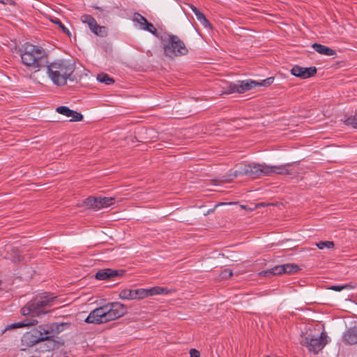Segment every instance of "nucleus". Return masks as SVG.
Here are the masks:
<instances>
[{"label":"nucleus","instance_id":"dca6fc26","mask_svg":"<svg viewBox=\"0 0 357 357\" xmlns=\"http://www.w3.org/2000/svg\"><path fill=\"white\" fill-rule=\"evenodd\" d=\"M312 48L319 54L326 56H335L336 52L333 49L319 43H314Z\"/></svg>","mask_w":357,"mask_h":357},{"label":"nucleus","instance_id":"473e14b6","mask_svg":"<svg viewBox=\"0 0 357 357\" xmlns=\"http://www.w3.org/2000/svg\"><path fill=\"white\" fill-rule=\"evenodd\" d=\"M93 17L90 15H83L81 17V20L83 23L88 24L93 20Z\"/></svg>","mask_w":357,"mask_h":357},{"label":"nucleus","instance_id":"2eb2a0df","mask_svg":"<svg viewBox=\"0 0 357 357\" xmlns=\"http://www.w3.org/2000/svg\"><path fill=\"white\" fill-rule=\"evenodd\" d=\"M190 7L195 15L197 20L200 22L202 25H203L205 28H211V25L209 21L197 8L193 5H190Z\"/></svg>","mask_w":357,"mask_h":357},{"label":"nucleus","instance_id":"6e6552de","mask_svg":"<svg viewBox=\"0 0 357 357\" xmlns=\"http://www.w3.org/2000/svg\"><path fill=\"white\" fill-rule=\"evenodd\" d=\"M50 328L47 325H40L25 333L22 337V344L27 347H33L37 343L48 340Z\"/></svg>","mask_w":357,"mask_h":357},{"label":"nucleus","instance_id":"4be33fe9","mask_svg":"<svg viewBox=\"0 0 357 357\" xmlns=\"http://www.w3.org/2000/svg\"><path fill=\"white\" fill-rule=\"evenodd\" d=\"M91 31L94 34H96L100 37H105L107 35V27H105L104 26H100L98 24H96L95 28L91 30Z\"/></svg>","mask_w":357,"mask_h":357},{"label":"nucleus","instance_id":"20e7f679","mask_svg":"<svg viewBox=\"0 0 357 357\" xmlns=\"http://www.w3.org/2000/svg\"><path fill=\"white\" fill-rule=\"evenodd\" d=\"M21 60L24 65L37 72L46 66L47 56L45 50L37 45L26 43L21 52Z\"/></svg>","mask_w":357,"mask_h":357},{"label":"nucleus","instance_id":"b1692460","mask_svg":"<svg viewBox=\"0 0 357 357\" xmlns=\"http://www.w3.org/2000/svg\"><path fill=\"white\" fill-rule=\"evenodd\" d=\"M142 29L144 30V31H147L151 33L155 36L160 38V36H158V30L155 29V27L154 26V25L152 23L149 22L148 21L144 24V26H142Z\"/></svg>","mask_w":357,"mask_h":357},{"label":"nucleus","instance_id":"9b49d317","mask_svg":"<svg viewBox=\"0 0 357 357\" xmlns=\"http://www.w3.org/2000/svg\"><path fill=\"white\" fill-rule=\"evenodd\" d=\"M291 73L297 77L307 79L317 73V68L315 67L303 68L296 65L291 69Z\"/></svg>","mask_w":357,"mask_h":357},{"label":"nucleus","instance_id":"4468645a","mask_svg":"<svg viewBox=\"0 0 357 357\" xmlns=\"http://www.w3.org/2000/svg\"><path fill=\"white\" fill-rule=\"evenodd\" d=\"M343 340L348 344H357V326L350 328L344 332Z\"/></svg>","mask_w":357,"mask_h":357},{"label":"nucleus","instance_id":"58836bf2","mask_svg":"<svg viewBox=\"0 0 357 357\" xmlns=\"http://www.w3.org/2000/svg\"><path fill=\"white\" fill-rule=\"evenodd\" d=\"M241 208H245V206H244V205H241Z\"/></svg>","mask_w":357,"mask_h":357},{"label":"nucleus","instance_id":"5701e85b","mask_svg":"<svg viewBox=\"0 0 357 357\" xmlns=\"http://www.w3.org/2000/svg\"><path fill=\"white\" fill-rule=\"evenodd\" d=\"M132 21L135 23H137L139 26V28L142 29V26H144L147 20L141 14L135 13L133 15Z\"/></svg>","mask_w":357,"mask_h":357},{"label":"nucleus","instance_id":"6ab92c4d","mask_svg":"<svg viewBox=\"0 0 357 357\" xmlns=\"http://www.w3.org/2000/svg\"><path fill=\"white\" fill-rule=\"evenodd\" d=\"M147 291L149 294V296H153V295L163 294H167L169 292V291L166 288L161 287H151L150 289H147Z\"/></svg>","mask_w":357,"mask_h":357},{"label":"nucleus","instance_id":"7ed1b4c3","mask_svg":"<svg viewBox=\"0 0 357 357\" xmlns=\"http://www.w3.org/2000/svg\"><path fill=\"white\" fill-rule=\"evenodd\" d=\"M46 73L48 77L56 86H64L75 70V66L70 61L57 59L47 63Z\"/></svg>","mask_w":357,"mask_h":357},{"label":"nucleus","instance_id":"c756f323","mask_svg":"<svg viewBox=\"0 0 357 357\" xmlns=\"http://www.w3.org/2000/svg\"><path fill=\"white\" fill-rule=\"evenodd\" d=\"M52 22L57 24L62 29L63 33L68 34V36L70 35L69 30L62 24L59 19L55 18L54 20H52Z\"/></svg>","mask_w":357,"mask_h":357},{"label":"nucleus","instance_id":"c9c22d12","mask_svg":"<svg viewBox=\"0 0 357 357\" xmlns=\"http://www.w3.org/2000/svg\"><path fill=\"white\" fill-rule=\"evenodd\" d=\"M96 20L93 18V20L88 24L89 27L90 28L91 31L95 28V26L97 24Z\"/></svg>","mask_w":357,"mask_h":357},{"label":"nucleus","instance_id":"0eeeda50","mask_svg":"<svg viewBox=\"0 0 357 357\" xmlns=\"http://www.w3.org/2000/svg\"><path fill=\"white\" fill-rule=\"evenodd\" d=\"M273 77H268L261 82H257L252 79L238 81L235 83H229L225 93H243L256 86H268L273 84Z\"/></svg>","mask_w":357,"mask_h":357},{"label":"nucleus","instance_id":"4c0bfd02","mask_svg":"<svg viewBox=\"0 0 357 357\" xmlns=\"http://www.w3.org/2000/svg\"><path fill=\"white\" fill-rule=\"evenodd\" d=\"M95 8L97 9V10H102V8L100 7H98V6H96Z\"/></svg>","mask_w":357,"mask_h":357},{"label":"nucleus","instance_id":"9d476101","mask_svg":"<svg viewBox=\"0 0 357 357\" xmlns=\"http://www.w3.org/2000/svg\"><path fill=\"white\" fill-rule=\"evenodd\" d=\"M85 204L89 208L94 210H99L102 208L109 207L114 204V197H89L86 199Z\"/></svg>","mask_w":357,"mask_h":357},{"label":"nucleus","instance_id":"a878e982","mask_svg":"<svg viewBox=\"0 0 357 357\" xmlns=\"http://www.w3.org/2000/svg\"><path fill=\"white\" fill-rule=\"evenodd\" d=\"M135 299H142L149 296L147 289H134Z\"/></svg>","mask_w":357,"mask_h":357},{"label":"nucleus","instance_id":"412c9836","mask_svg":"<svg viewBox=\"0 0 357 357\" xmlns=\"http://www.w3.org/2000/svg\"><path fill=\"white\" fill-rule=\"evenodd\" d=\"M91 31L94 34H96L100 37H105L107 35V27H105L104 26H100L98 24H96L95 28L91 30Z\"/></svg>","mask_w":357,"mask_h":357},{"label":"nucleus","instance_id":"2f4dec72","mask_svg":"<svg viewBox=\"0 0 357 357\" xmlns=\"http://www.w3.org/2000/svg\"><path fill=\"white\" fill-rule=\"evenodd\" d=\"M349 287L348 284L344 285H332L328 289L335 291H340L343 289H347Z\"/></svg>","mask_w":357,"mask_h":357},{"label":"nucleus","instance_id":"393cba45","mask_svg":"<svg viewBox=\"0 0 357 357\" xmlns=\"http://www.w3.org/2000/svg\"><path fill=\"white\" fill-rule=\"evenodd\" d=\"M283 267L284 273L291 274L296 273L299 270L298 266L293 264H283Z\"/></svg>","mask_w":357,"mask_h":357},{"label":"nucleus","instance_id":"423d86ee","mask_svg":"<svg viewBox=\"0 0 357 357\" xmlns=\"http://www.w3.org/2000/svg\"><path fill=\"white\" fill-rule=\"evenodd\" d=\"M268 165L263 163L250 162L248 164L241 165L237 169L233 172L232 176H248L252 178H257L261 176H268Z\"/></svg>","mask_w":357,"mask_h":357},{"label":"nucleus","instance_id":"c85d7f7f","mask_svg":"<svg viewBox=\"0 0 357 357\" xmlns=\"http://www.w3.org/2000/svg\"><path fill=\"white\" fill-rule=\"evenodd\" d=\"M317 246L320 250H322L325 248H333L334 247V243L333 241H320L317 243Z\"/></svg>","mask_w":357,"mask_h":357},{"label":"nucleus","instance_id":"cd10ccee","mask_svg":"<svg viewBox=\"0 0 357 357\" xmlns=\"http://www.w3.org/2000/svg\"><path fill=\"white\" fill-rule=\"evenodd\" d=\"M344 123L347 126H351L353 128H357V114L353 116L348 117L345 119Z\"/></svg>","mask_w":357,"mask_h":357},{"label":"nucleus","instance_id":"ddd939ff","mask_svg":"<svg viewBox=\"0 0 357 357\" xmlns=\"http://www.w3.org/2000/svg\"><path fill=\"white\" fill-rule=\"evenodd\" d=\"M292 165V163H287L281 165H268V176H271L273 174L281 175L291 174L292 171L290 167Z\"/></svg>","mask_w":357,"mask_h":357},{"label":"nucleus","instance_id":"bb28decb","mask_svg":"<svg viewBox=\"0 0 357 357\" xmlns=\"http://www.w3.org/2000/svg\"><path fill=\"white\" fill-rule=\"evenodd\" d=\"M56 111L66 116H70V114H73V110L66 106H60L56 107Z\"/></svg>","mask_w":357,"mask_h":357},{"label":"nucleus","instance_id":"a211bd4d","mask_svg":"<svg viewBox=\"0 0 357 357\" xmlns=\"http://www.w3.org/2000/svg\"><path fill=\"white\" fill-rule=\"evenodd\" d=\"M119 297L121 299L126 300H134L135 297V291L134 289H125L120 291Z\"/></svg>","mask_w":357,"mask_h":357},{"label":"nucleus","instance_id":"39448f33","mask_svg":"<svg viewBox=\"0 0 357 357\" xmlns=\"http://www.w3.org/2000/svg\"><path fill=\"white\" fill-rule=\"evenodd\" d=\"M164 54L169 58H174L186 55L188 50L184 42L178 36L172 34L164 33L160 36Z\"/></svg>","mask_w":357,"mask_h":357},{"label":"nucleus","instance_id":"f257e3e1","mask_svg":"<svg viewBox=\"0 0 357 357\" xmlns=\"http://www.w3.org/2000/svg\"><path fill=\"white\" fill-rule=\"evenodd\" d=\"M56 298V297L50 293H43L36 296L21 309L22 314L31 317V319L13 324L10 328H17L36 325L38 321L35 317L47 314Z\"/></svg>","mask_w":357,"mask_h":357},{"label":"nucleus","instance_id":"72a5a7b5","mask_svg":"<svg viewBox=\"0 0 357 357\" xmlns=\"http://www.w3.org/2000/svg\"><path fill=\"white\" fill-rule=\"evenodd\" d=\"M190 357H200V353L199 351H197L195 349H191L190 350Z\"/></svg>","mask_w":357,"mask_h":357},{"label":"nucleus","instance_id":"e433bc0d","mask_svg":"<svg viewBox=\"0 0 357 357\" xmlns=\"http://www.w3.org/2000/svg\"><path fill=\"white\" fill-rule=\"evenodd\" d=\"M13 260L15 263L20 262L23 260V257L22 256H20V255H17L16 257H13Z\"/></svg>","mask_w":357,"mask_h":357},{"label":"nucleus","instance_id":"f704fd0d","mask_svg":"<svg viewBox=\"0 0 357 357\" xmlns=\"http://www.w3.org/2000/svg\"><path fill=\"white\" fill-rule=\"evenodd\" d=\"M232 272L230 270L226 269L222 273V278H230Z\"/></svg>","mask_w":357,"mask_h":357},{"label":"nucleus","instance_id":"f03ea898","mask_svg":"<svg viewBox=\"0 0 357 357\" xmlns=\"http://www.w3.org/2000/svg\"><path fill=\"white\" fill-rule=\"evenodd\" d=\"M127 307L119 302L108 303L92 310L85 322L93 324H105L116 320L127 312Z\"/></svg>","mask_w":357,"mask_h":357},{"label":"nucleus","instance_id":"7c9ffc66","mask_svg":"<svg viewBox=\"0 0 357 357\" xmlns=\"http://www.w3.org/2000/svg\"><path fill=\"white\" fill-rule=\"evenodd\" d=\"M73 114H70L71 119L70 121H81L83 119L82 114L73 110Z\"/></svg>","mask_w":357,"mask_h":357},{"label":"nucleus","instance_id":"f8f14e48","mask_svg":"<svg viewBox=\"0 0 357 357\" xmlns=\"http://www.w3.org/2000/svg\"><path fill=\"white\" fill-rule=\"evenodd\" d=\"M124 273L123 270L105 268L98 271L96 274V278L99 280H114L115 278L122 276Z\"/></svg>","mask_w":357,"mask_h":357},{"label":"nucleus","instance_id":"aec40b11","mask_svg":"<svg viewBox=\"0 0 357 357\" xmlns=\"http://www.w3.org/2000/svg\"><path fill=\"white\" fill-rule=\"evenodd\" d=\"M97 79L100 82L104 83L107 85L112 84L114 82V79L106 73L98 74L97 76Z\"/></svg>","mask_w":357,"mask_h":357},{"label":"nucleus","instance_id":"1a4fd4ad","mask_svg":"<svg viewBox=\"0 0 357 357\" xmlns=\"http://www.w3.org/2000/svg\"><path fill=\"white\" fill-rule=\"evenodd\" d=\"M328 335L326 333H321L319 337L309 334L301 341L302 345L306 347L309 351L318 354L328 343Z\"/></svg>","mask_w":357,"mask_h":357},{"label":"nucleus","instance_id":"f3484780","mask_svg":"<svg viewBox=\"0 0 357 357\" xmlns=\"http://www.w3.org/2000/svg\"><path fill=\"white\" fill-rule=\"evenodd\" d=\"M282 273H284V267H283V265H280V266H275V267H273L271 269L262 271L260 273V275H264V276H269L270 275H280Z\"/></svg>","mask_w":357,"mask_h":357}]
</instances>
